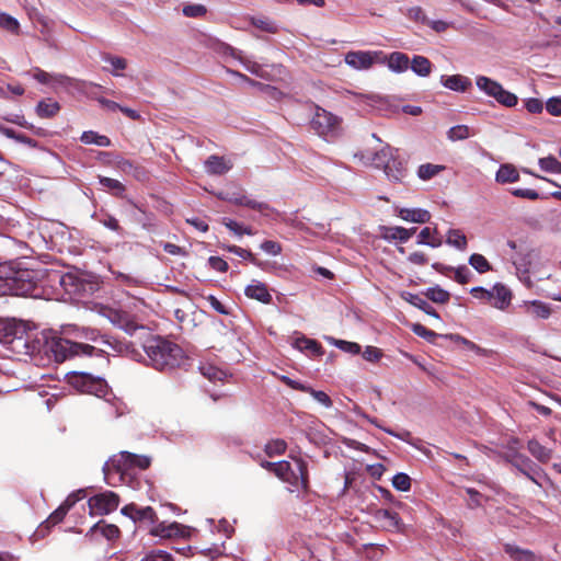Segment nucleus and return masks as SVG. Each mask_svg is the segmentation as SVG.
I'll use <instances>...</instances> for the list:
<instances>
[{"label": "nucleus", "mask_w": 561, "mask_h": 561, "mask_svg": "<svg viewBox=\"0 0 561 561\" xmlns=\"http://www.w3.org/2000/svg\"><path fill=\"white\" fill-rule=\"evenodd\" d=\"M58 279L60 285L70 294L78 291L75 277L70 274L60 275L48 273L46 268H35L25 262H9L0 264V296H32L41 297L46 278Z\"/></svg>", "instance_id": "obj_1"}, {"label": "nucleus", "mask_w": 561, "mask_h": 561, "mask_svg": "<svg viewBox=\"0 0 561 561\" xmlns=\"http://www.w3.org/2000/svg\"><path fill=\"white\" fill-rule=\"evenodd\" d=\"M146 364L157 370L179 367L184 359L183 350L175 343L161 337L150 336L144 343Z\"/></svg>", "instance_id": "obj_2"}, {"label": "nucleus", "mask_w": 561, "mask_h": 561, "mask_svg": "<svg viewBox=\"0 0 561 561\" xmlns=\"http://www.w3.org/2000/svg\"><path fill=\"white\" fill-rule=\"evenodd\" d=\"M49 352L54 355L56 362H65L67 359L79 356H93L103 352V350L95 346L72 342L61 336H54L47 342Z\"/></svg>", "instance_id": "obj_3"}, {"label": "nucleus", "mask_w": 561, "mask_h": 561, "mask_svg": "<svg viewBox=\"0 0 561 561\" xmlns=\"http://www.w3.org/2000/svg\"><path fill=\"white\" fill-rule=\"evenodd\" d=\"M511 465L523 476L534 482L538 488L546 490L551 480L545 470L530 458L522 454H515L510 459Z\"/></svg>", "instance_id": "obj_4"}, {"label": "nucleus", "mask_w": 561, "mask_h": 561, "mask_svg": "<svg viewBox=\"0 0 561 561\" xmlns=\"http://www.w3.org/2000/svg\"><path fill=\"white\" fill-rule=\"evenodd\" d=\"M0 343L13 350L27 345L25 325L14 319H0Z\"/></svg>", "instance_id": "obj_5"}, {"label": "nucleus", "mask_w": 561, "mask_h": 561, "mask_svg": "<svg viewBox=\"0 0 561 561\" xmlns=\"http://www.w3.org/2000/svg\"><path fill=\"white\" fill-rule=\"evenodd\" d=\"M476 84L479 90L484 92L488 96L494 98L500 104L513 107L517 104V96L505 90L497 81L485 76H478Z\"/></svg>", "instance_id": "obj_6"}, {"label": "nucleus", "mask_w": 561, "mask_h": 561, "mask_svg": "<svg viewBox=\"0 0 561 561\" xmlns=\"http://www.w3.org/2000/svg\"><path fill=\"white\" fill-rule=\"evenodd\" d=\"M311 128L322 137H334L340 131V118L332 113L321 108L319 106L316 107L314 115L310 122Z\"/></svg>", "instance_id": "obj_7"}, {"label": "nucleus", "mask_w": 561, "mask_h": 561, "mask_svg": "<svg viewBox=\"0 0 561 561\" xmlns=\"http://www.w3.org/2000/svg\"><path fill=\"white\" fill-rule=\"evenodd\" d=\"M150 463V457L129 451H121L113 459V467L121 473H127L133 469L146 470Z\"/></svg>", "instance_id": "obj_8"}, {"label": "nucleus", "mask_w": 561, "mask_h": 561, "mask_svg": "<svg viewBox=\"0 0 561 561\" xmlns=\"http://www.w3.org/2000/svg\"><path fill=\"white\" fill-rule=\"evenodd\" d=\"M91 514L106 515L118 507L119 497L112 491H106L89 499Z\"/></svg>", "instance_id": "obj_9"}, {"label": "nucleus", "mask_w": 561, "mask_h": 561, "mask_svg": "<svg viewBox=\"0 0 561 561\" xmlns=\"http://www.w3.org/2000/svg\"><path fill=\"white\" fill-rule=\"evenodd\" d=\"M218 198L234 205L249 207L262 214L270 209V206L266 203L252 199L242 192H221L218 194Z\"/></svg>", "instance_id": "obj_10"}, {"label": "nucleus", "mask_w": 561, "mask_h": 561, "mask_svg": "<svg viewBox=\"0 0 561 561\" xmlns=\"http://www.w3.org/2000/svg\"><path fill=\"white\" fill-rule=\"evenodd\" d=\"M379 54L380 53L378 51L369 50L348 51L345 55L344 61L355 70H367L374 65L375 59Z\"/></svg>", "instance_id": "obj_11"}, {"label": "nucleus", "mask_w": 561, "mask_h": 561, "mask_svg": "<svg viewBox=\"0 0 561 561\" xmlns=\"http://www.w3.org/2000/svg\"><path fill=\"white\" fill-rule=\"evenodd\" d=\"M374 519L387 531H402L403 523L397 512L380 508L374 514Z\"/></svg>", "instance_id": "obj_12"}, {"label": "nucleus", "mask_w": 561, "mask_h": 561, "mask_svg": "<svg viewBox=\"0 0 561 561\" xmlns=\"http://www.w3.org/2000/svg\"><path fill=\"white\" fill-rule=\"evenodd\" d=\"M122 514L131 518L135 523H148L150 525L156 523V512L152 507H139L136 504H128L122 508Z\"/></svg>", "instance_id": "obj_13"}, {"label": "nucleus", "mask_w": 561, "mask_h": 561, "mask_svg": "<svg viewBox=\"0 0 561 561\" xmlns=\"http://www.w3.org/2000/svg\"><path fill=\"white\" fill-rule=\"evenodd\" d=\"M295 465L296 469L291 468L289 474H287L283 481L289 483L296 489H306L308 484L307 463L301 458H296Z\"/></svg>", "instance_id": "obj_14"}, {"label": "nucleus", "mask_w": 561, "mask_h": 561, "mask_svg": "<svg viewBox=\"0 0 561 561\" xmlns=\"http://www.w3.org/2000/svg\"><path fill=\"white\" fill-rule=\"evenodd\" d=\"M383 172L389 181L400 183L407 175L405 163L399 158L398 153H394L389 163L386 164Z\"/></svg>", "instance_id": "obj_15"}, {"label": "nucleus", "mask_w": 561, "mask_h": 561, "mask_svg": "<svg viewBox=\"0 0 561 561\" xmlns=\"http://www.w3.org/2000/svg\"><path fill=\"white\" fill-rule=\"evenodd\" d=\"M294 348L307 354L311 357H319L323 354V350L320 343L316 340L308 339L305 335H298L291 342Z\"/></svg>", "instance_id": "obj_16"}, {"label": "nucleus", "mask_w": 561, "mask_h": 561, "mask_svg": "<svg viewBox=\"0 0 561 561\" xmlns=\"http://www.w3.org/2000/svg\"><path fill=\"white\" fill-rule=\"evenodd\" d=\"M244 295L248 298L257 300L262 304L272 302V295L270 294L267 286L256 279H253L251 284L244 288Z\"/></svg>", "instance_id": "obj_17"}, {"label": "nucleus", "mask_w": 561, "mask_h": 561, "mask_svg": "<svg viewBox=\"0 0 561 561\" xmlns=\"http://www.w3.org/2000/svg\"><path fill=\"white\" fill-rule=\"evenodd\" d=\"M440 83L446 89L455 92H465L471 87V80L468 77L461 75H453L440 77Z\"/></svg>", "instance_id": "obj_18"}, {"label": "nucleus", "mask_w": 561, "mask_h": 561, "mask_svg": "<svg viewBox=\"0 0 561 561\" xmlns=\"http://www.w3.org/2000/svg\"><path fill=\"white\" fill-rule=\"evenodd\" d=\"M232 168L230 161L216 154L209 156L205 161V169L208 174L221 175Z\"/></svg>", "instance_id": "obj_19"}, {"label": "nucleus", "mask_w": 561, "mask_h": 561, "mask_svg": "<svg viewBox=\"0 0 561 561\" xmlns=\"http://www.w3.org/2000/svg\"><path fill=\"white\" fill-rule=\"evenodd\" d=\"M398 216L405 220L416 224H425L431 220V214L423 208H400Z\"/></svg>", "instance_id": "obj_20"}, {"label": "nucleus", "mask_w": 561, "mask_h": 561, "mask_svg": "<svg viewBox=\"0 0 561 561\" xmlns=\"http://www.w3.org/2000/svg\"><path fill=\"white\" fill-rule=\"evenodd\" d=\"M387 67L396 73H402L410 68V58L401 51H393L387 56Z\"/></svg>", "instance_id": "obj_21"}, {"label": "nucleus", "mask_w": 561, "mask_h": 561, "mask_svg": "<svg viewBox=\"0 0 561 561\" xmlns=\"http://www.w3.org/2000/svg\"><path fill=\"white\" fill-rule=\"evenodd\" d=\"M394 153H398V150L386 145L379 151L368 153L367 160L376 168L385 169Z\"/></svg>", "instance_id": "obj_22"}, {"label": "nucleus", "mask_w": 561, "mask_h": 561, "mask_svg": "<svg viewBox=\"0 0 561 561\" xmlns=\"http://www.w3.org/2000/svg\"><path fill=\"white\" fill-rule=\"evenodd\" d=\"M494 300L492 306L499 310H505L512 301V291L503 284L496 283L494 285Z\"/></svg>", "instance_id": "obj_23"}, {"label": "nucleus", "mask_w": 561, "mask_h": 561, "mask_svg": "<svg viewBox=\"0 0 561 561\" xmlns=\"http://www.w3.org/2000/svg\"><path fill=\"white\" fill-rule=\"evenodd\" d=\"M525 312L534 319H548L551 314V308L543 301L533 300L525 302Z\"/></svg>", "instance_id": "obj_24"}, {"label": "nucleus", "mask_w": 561, "mask_h": 561, "mask_svg": "<svg viewBox=\"0 0 561 561\" xmlns=\"http://www.w3.org/2000/svg\"><path fill=\"white\" fill-rule=\"evenodd\" d=\"M416 76L426 78L432 73L433 64L422 55H415L410 59V68Z\"/></svg>", "instance_id": "obj_25"}, {"label": "nucleus", "mask_w": 561, "mask_h": 561, "mask_svg": "<svg viewBox=\"0 0 561 561\" xmlns=\"http://www.w3.org/2000/svg\"><path fill=\"white\" fill-rule=\"evenodd\" d=\"M401 297L405 301H408L411 305H413L414 307H416L420 310L424 311L426 314L432 316V317H434L436 319H439V316L436 312V310L425 299H423L421 296L412 294V293L403 291L401 294Z\"/></svg>", "instance_id": "obj_26"}, {"label": "nucleus", "mask_w": 561, "mask_h": 561, "mask_svg": "<svg viewBox=\"0 0 561 561\" xmlns=\"http://www.w3.org/2000/svg\"><path fill=\"white\" fill-rule=\"evenodd\" d=\"M495 181L500 184L515 183L519 181V172L513 164H501L495 173Z\"/></svg>", "instance_id": "obj_27"}, {"label": "nucleus", "mask_w": 561, "mask_h": 561, "mask_svg": "<svg viewBox=\"0 0 561 561\" xmlns=\"http://www.w3.org/2000/svg\"><path fill=\"white\" fill-rule=\"evenodd\" d=\"M527 449L541 463H547L552 457V449L545 447L537 439H529Z\"/></svg>", "instance_id": "obj_28"}, {"label": "nucleus", "mask_w": 561, "mask_h": 561, "mask_svg": "<svg viewBox=\"0 0 561 561\" xmlns=\"http://www.w3.org/2000/svg\"><path fill=\"white\" fill-rule=\"evenodd\" d=\"M504 550L514 561H540V558L533 551L515 545L506 543Z\"/></svg>", "instance_id": "obj_29"}, {"label": "nucleus", "mask_w": 561, "mask_h": 561, "mask_svg": "<svg viewBox=\"0 0 561 561\" xmlns=\"http://www.w3.org/2000/svg\"><path fill=\"white\" fill-rule=\"evenodd\" d=\"M201 374L207 378L209 381H225L228 378V374L226 370L210 364V363H202L198 367Z\"/></svg>", "instance_id": "obj_30"}, {"label": "nucleus", "mask_w": 561, "mask_h": 561, "mask_svg": "<svg viewBox=\"0 0 561 561\" xmlns=\"http://www.w3.org/2000/svg\"><path fill=\"white\" fill-rule=\"evenodd\" d=\"M114 168L117 171L125 174H130L138 180H140L144 175V170L140 167L135 165L130 160L124 159L122 157H116L114 161Z\"/></svg>", "instance_id": "obj_31"}, {"label": "nucleus", "mask_w": 561, "mask_h": 561, "mask_svg": "<svg viewBox=\"0 0 561 561\" xmlns=\"http://www.w3.org/2000/svg\"><path fill=\"white\" fill-rule=\"evenodd\" d=\"M101 59L112 67L111 69L104 68V70L111 72L115 77L122 76L119 71L127 68V60L123 57L111 54H103Z\"/></svg>", "instance_id": "obj_32"}, {"label": "nucleus", "mask_w": 561, "mask_h": 561, "mask_svg": "<svg viewBox=\"0 0 561 561\" xmlns=\"http://www.w3.org/2000/svg\"><path fill=\"white\" fill-rule=\"evenodd\" d=\"M99 183L104 190H107L110 193H112L116 197H124L126 187L125 185L119 182L118 180L102 176L99 175Z\"/></svg>", "instance_id": "obj_33"}, {"label": "nucleus", "mask_w": 561, "mask_h": 561, "mask_svg": "<svg viewBox=\"0 0 561 561\" xmlns=\"http://www.w3.org/2000/svg\"><path fill=\"white\" fill-rule=\"evenodd\" d=\"M98 533H100L102 536H104L110 541L117 539L119 536V529L116 525L105 524L103 522L96 523L90 529V534H92V535H95Z\"/></svg>", "instance_id": "obj_34"}, {"label": "nucleus", "mask_w": 561, "mask_h": 561, "mask_svg": "<svg viewBox=\"0 0 561 561\" xmlns=\"http://www.w3.org/2000/svg\"><path fill=\"white\" fill-rule=\"evenodd\" d=\"M59 110H60L59 103L56 101H51V100L39 101L35 108L36 114L41 118L54 117L59 112Z\"/></svg>", "instance_id": "obj_35"}, {"label": "nucleus", "mask_w": 561, "mask_h": 561, "mask_svg": "<svg viewBox=\"0 0 561 561\" xmlns=\"http://www.w3.org/2000/svg\"><path fill=\"white\" fill-rule=\"evenodd\" d=\"M81 142L85 145H95L99 147H110L111 139L105 135H100L93 130L83 131L80 137Z\"/></svg>", "instance_id": "obj_36"}, {"label": "nucleus", "mask_w": 561, "mask_h": 561, "mask_svg": "<svg viewBox=\"0 0 561 561\" xmlns=\"http://www.w3.org/2000/svg\"><path fill=\"white\" fill-rule=\"evenodd\" d=\"M79 81L62 73H51L49 87L56 91L58 88H78Z\"/></svg>", "instance_id": "obj_37"}, {"label": "nucleus", "mask_w": 561, "mask_h": 561, "mask_svg": "<svg viewBox=\"0 0 561 561\" xmlns=\"http://www.w3.org/2000/svg\"><path fill=\"white\" fill-rule=\"evenodd\" d=\"M100 343L103 344V345H108L115 352H119V353L126 352L134 359H137V356L140 355L136 350H134L129 345L121 343V342H117L115 340L111 341L106 336H101L100 337Z\"/></svg>", "instance_id": "obj_38"}, {"label": "nucleus", "mask_w": 561, "mask_h": 561, "mask_svg": "<svg viewBox=\"0 0 561 561\" xmlns=\"http://www.w3.org/2000/svg\"><path fill=\"white\" fill-rule=\"evenodd\" d=\"M446 243L462 251L467 248V238L459 229H449Z\"/></svg>", "instance_id": "obj_39"}, {"label": "nucleus", "mask_w": 561, "mask_h": 561, "mask_svg": "<svg viewBox=\"0 0 561 561\" xmlns=\"http://www.w3.org/2000/svg\"><path fill=\"white\" fill-rule=\"evenodd\" d=\"M106 383L101 378H94L92 375L88 374L87 382L82 392L94 393L100 396L105 392Z\"/></svg>", "instance_id": "obj_40"}, {"label": "nucleus", "mask_w": 561, "mask_h": 561, "mask_svg": "<svg viewBox=\"0 0 561 561\" xmlns=\"http://www.w3.org/2000/svg\"><path fill=\"white\" fill-rule=\"evenodd\" d=\"M424 294L430 300L436 304H446L450 298V294L439 286L430 287Z\"/></svg>", "instance_id": "obj_41"}, {"label": "nucleus", "mask_w": 561, "mask_h": 561, "mask_svg": "<svg viewBox=\"0 0 561 561\" xmlns=\"http://www.w3.org/2000/svg\"><path fill=\"white\" fill-rule=\"evenodd\" d=\"M444 170L443 165L439 164H433V163H424L421 164L417 169V176L423 180L427 181L437 175L440 171Z\"/></svg>", "instance_id": "obj_42"}, {"label": "nucleus", "mask_w": 561, "mask_h": 561, "mask_svg": "<svg viewBox=\"0 0 561 561\" xmlns=\"http://www.w3.org/2000/svg\"><path fill=\"white\" fill-rule=\"evenodd\" d=\"M538 164L546 172L561 174V162L553 156L540 158Z\"/></svg>", "instance_id": "obj_43"}, {"label": "nucleus", "mask_w": 561, "mask_h": 561, "mask_svg": "<svg viewBox=\"0 0 561 561\" xmlns=\"http://www.w3.org/2000/svg\"><path fill=\"white\" fill-rule=\"evenodd\" d=\"M301 391L309 393L318 403H320L327 409H330L333 405L331 398L324 391L316 390L306 383L305 390Z\"/></svg>", "instance_id": "obj_44"}, {"label": "nucleus", "mask_w": 561, "mask_h": 561, "mask_svg": "<svg viewBox=\"0 0 561 561\" xmlns=\"http://www.w3.org/2000/svg\"><path fill=\"white\" fill-rule=\"evenodd\" d=\"M67 513H68L67 507H64L62 505H60L42 524V527L46 528V529H49L50 527H53V526L57 525L58 523L62 522V519L65 518Z\"/></svg>", "instance_id": "obj_45"}, {"label": "nucleus", "mask_w": 561, "mask_h": 561, "mask_svg": "<svg viewBox=\"0 0 561 561\" xmlns=\"http://www.w3.org/2000/svg\"><path fill=\"white\" fill-rule=\"evenodd\" d=\"M0 27L12 34H19L20 23L10 14L0 13Z\"/></svg>", "instance_id": "obj_46"}, {"label": "nucleus", "mask_w": 561, "mask_h": 561, "mask_svg": "<svg viewBox=\"0 0 561 561\" xmlns=\"http://www.w3.org/2000/svg\"><path fill=\"white\" fill-rule=\"evenodd\" d=\"M469 264L480 274L491 270V265L488 260L479 253H473L469 257Z\"/></svg>", "instance_id": "obj_47"}, {"label": "nucleus", "mask_w": 561, "mask_h": 561, "mask_svg": "<svg viewBox=\"0 0 561 561\" xmlns=\"http://www.w3.org/2000/svg\"><path fill=\"white\" fill-rule=\"evenodd\" d=\"M411 330L412 332L420 336V337H423L425 339L427 342H431V343H434L435 339L439 336L438 333L432 331V330H428L427 328H425L423 324L421 323H413L411 325Z\"/></svg>", "instance_id": "obj_48"}, {"label": "nucleus", "mask_w": 561, "mask_h": 561, "mask_svg": "<svg viewBox=\"0 0 561 561\" xmlns=\"http://www.w3.org/2000/svg\"><path fill=\"white\" fill-rule=\"evenodd\" d=\"M286 442L283 439H274L265 445V453L268 457L282 455L286 450Z\"/></svg>", "instance_id": "obj_49"}, {"label": "nucleus", "mask_w": 561, "mask_h": 561, "mask_svg": "<svg viewBox=\"0 0 561 561\" xmlns=\"http://www.w3.org/2000/svg\"><path fill=\"white\" fill-rule=\"evenodd\" d=\"M447 136L451 141L467 139L470 136L469 127L466 125L454 126L448 130Z\"/></svg>", "instance_id": "obj_50"}, {"label": "nucleus", "mask_w": 561, "mask_h": 561, "mask_svg": "<svg viewBox=\"0 0 561 561\" xmlns=\"http://www.w3.org/2000/svg\"><path fill=\"white\" fill-rule=\"evenodd\" d=\"M392 485L398 491H409L411 488V479L407 473L399 472L392 478Z\"/></svg>", "instance_id": "obj_51"}, {"label": "nucleus", "mask_w": 561, "mask_h": 561, "mask_svg": "<svg viewBox=\"0 0 561 561\" xmlns=\"http://www.w3.org/2000/svg\"><path fill=\"white\" fill-rule=\"evenodd\" d=\"M242 51L240 50H233L232 51V56L234 58H238L245 67V69L248 71H250L251 73L255 75V76H260L262 77V68L259 64L254 62V61H251V60H248V59H244L242 56H241Z\"/></svg>", "instance_id": "obj_52"}, {"label": "nucleus", "mask_w": 561, "mask_h": 561, "mask_svg": "<svg viewBox=\"0 0 561 561\" xmlns=\"http://www.w3.org/2000/svg\"><path fill=\"white\" fill-rule=\"evenodd\" d=\"M494 286L491 288V289H485L484 287H481V286H477V287H472L470 289V294L476 297V298H480V299H484L489 302H493L494 300Z\"/></svg>", "instance_id": "obj_53"}, {"label": "nucleus", "mask_w": 561, "mask_h": 561, "mask_svg": "<svg viewBox=\"0 0 561 561\" xmlns=\"http://www.w3.org/2000/svg\"><path fill=\"white\" fill-rule=\"evenodd\" d=\"M227 251H229L230 253H233L244 260H249L251 261L253 264L257 265V266H261V264L257 262V260L254 257V255L252 254L251 251L249 250H245V249H242L238 245H228L227 248Z\"/></svg>", "instance_id": "obj_54"}, {"label": "nucleus", "mask_w": 561, "mask_h": 561, "mask_svg": "<svg viewBox=\"0 0 561 561\" xmlns=\"http://www.w3.org/2000/svg\"><path fill=\"white\" fill-rule=\"evenodd\" d=\"M466 493L469 495L468 506L470 508H476L482 505V501L484 496L473 488H466Z\"/></svg>", "instance_id": "obj_55"}, {"label": "nucleus", "mask_w": 561, "mask_h": 561, "mask_svg": "<svg viewBox=\"0 0 561 561\" xmlns=\"http://www.w3.org/2000/svg\"><path fill=\"white\" fill-rule=\"evenodd\" d=\"M260 249L273 256L279 255L282 253V245L278 242L272 240L262 242Z\"/></svg>", "instance_id": "obj_56"}, {"label": "nucleus", "mask_w": 561, "mask_h": 561, "mask_svg": "<svg viewBox=\"0 0 561 561\" xmlns=\"http://www.w3.org/2000/svg\"><path fill=\"white\" fill-rule=\"evenodd\" d=\"M362 355L367 362L376 363L382 357V352L378 347L366 346Z\"/></svg>", "instance_id": "obj_57"}, {"label": "nucleus", "mask_w": 561, "mask_h": 561, "mask_svg": "<svg viewBox=\"0 0 561 561\" xmlns=\"http://www.w3.org/2000/svg\"><path fill=\"white\" fill-rule=\"evenodd\" d=\"M206 13V8L203 4H188L183 8V14L190 18H198Z\"/></svg>", "instance_id": "obj_58"}, {"label": "nucleus", "mask_w": 561, "mask_h": 561, "mask_svg": "<svg viewBox=\"0 0 561 561\" xmlns=\"http://www.w3.org/2000/svg\"><path fill=\"white\" fill-rule=\"evenodd\" d=\"M511 193L515 197L526 198L530 201H536L539 198L538 192L531 188H513Z\"/></svg>", "instance_id": "obj_59"}, {"label": "nucleus", "mask_w": 561, "mask_h": 561, "mask_svg": "<svg viewBox=\"0 0 561 561\" xmlns=\"http://www.w3.org/2000/svg\"><path fill=\"white\" fill-rule=\"evenodd\" d=\"M252 24L255 27L268 33H276L277 31L276 25L268 19H253Z\"/></svg>", "instance_id": "obj_60"}, {"label": "nucleus", "mask_w": 561, "mask_h": 561, "mask_svg": "<svg viewBox=\"0 0 561 561\" xmlns=\"http://www.w3.org/2000/svg\"><path fill=\"white\" fill-rule=\"evenodd\" d=\"M335 345L347 353L351 354H359L360 353V345L355 342H348L343 340H336Z\"/></svg>", "instance_id": "obj_61"}, {"label": "nucleus", "mask_w": 561, "mask_h": 561, "mask_svg": "<svg viewBox=\"0 0 561 561\" xmlns=\"http://www.w3.org/2000/svg\"><path fill=\"white\" fill-rule=\"evenodd\" d=\"M119 329L124 330L129 335H134L137 331L146 330L144 325L138 324L129 317H127V319L124 321L123 325Z\"/></svg>", "instance_id": "obj_62"}, {"label": "nucleus", "mask_w": 561, "mask_h": 561, "mask_svg": "<svg viewBox=\"0 0 561 561\" xmlns=\"http://www.w3.org/2000/svg\"><path fill=\"white\" fill-rule=\"evenodd\" d=\"M547 111L553 116L561 115V99L550 98L546 103Z\"/></svg>", "instance_id": "obj_63"}, {"label": "nucleus", "mask_w": 561, "mask_h": 561, "mask_svg": "<svg viewBox=\"0 0 561 561\" xmlns=\"http://www.w3.org/2000/svg\"><path fill=\"white\" fill-rule=\"evenodd\" d=\"M142 561H172V557L170 553L159 550L147 554Z\"/></svg>", "instance_id": "obj_64"}]
</instances>
